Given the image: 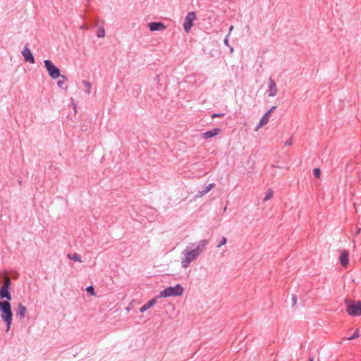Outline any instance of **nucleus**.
Listing matches in <instances>:
<instances>
[{"instance_id":"9b49d317","label":"nucleus","mask_w":361,"mask_h":361,"mask_svg":"<svg viewBox=\"0 0 361 361\" xmlns=\"http://www.w3.org/2000/svg\"><path fill=\"white\" fill-rule=\"evenodd\" d=\"M277 94V87L275 81L270 78L269 80V90H268V95L269 97H274Z\"/></svg>"},{"instance_id":"5701e85b","label":"nucleus","mask_w":361,"mask_h":361,"mask_svg":"<svg viewBox=\"0 0 361 361\" xmlns=\"http://www.w3.org/2000/svg\"><path fill=\"white\" fill-rule=\"evenodd\" d=\"M313 174L316 178H319L321 175V171L319 168H315L313 170Z\"/></svg>"},{"instance_id":"39448f33","label":"nucleus","mask_w":361,"mask_h":361,"mask_svg":"<svg viewBox=\"0 0 361 361\" xmlns=\"http://www.w3.org/2000/svg\"><path fill=\"white\" fill-rule=\"evenodd\" d=\"M44 66L49 73V76L52 79L59 78L61 76L60 70L57 68L51 61L47 59L44 60Z\"/></svg>"},{"instance_id":"423d86ee","label":"nucleus","mask_w":361,"mask_h":361,"mask_svg":"<svg viewBox=\"0 0 361 361\" xmlns=\"http://www.w3.org/2000/svg\"><path fill=\"white\" fill-rule=\"evenodd\" d=\"M183 254L185 255V257L181 261V265L183 268L188 267L190 264L199 257L193 250H184Z\"/></svg>"},{"instance_id":"2f4dec72","label":"nucleus","mask_w":361,"mask_h":361,"mask_svg":"<svg viewBox=\"0 0 361 361\" xmlns=\"http://www.w3.org/2000/svg\"><path fill=\"white\" fill-rule=\"evenodd\" d=\"M313 360H314L313 357H309L308 361H313Z\"/></svg>"},{"instance_id":"f8f14e48","label":"nucleus","mask_w":361,"mask_h":361,"mask_svg":"<svg viewBox=\"0 0 361 361\" xmlns=\"http://www.w3.org/2000/svg\"><path fill=\"white\" fill-rule=\"evenodd\" d=\"M221 132V129L219 128H213L210 130L202 133L201 137L203 139H208L219 135Z\"/></svg>"},{"instance_id":"c756f323","label":"nucleus","mask_w":361,"mask_h":361,"mask_svg":"<svg viewBox=\"0 0 361 361\" xmlns=\"http://www.w3.org/2000/svg\"><path fill=\"white\" fill-rule=\"evenodd\" d=\"M233 25H231L230 27H229L228 33V35L231 34V32L233 30Z\"/></svg>"},{"instance_id":"aec40b11","label":"nucleus","mask_w":361,"mask_h":361,"mask_svg":"<svg viewBox=\"0 0 361 361\" xmlns=\"http://www.w3.org/2000/svg\"><path fill=\"white\" fill-rule=\"evenodd\" d=\"M82 84L86 88V92L90 94L91 92L92 84L89 81L82 80Z\"/></svg>"},{"instance_id":"ddd939ff","label":"nucleus","mask_w":361,"mask_h":361,"mask_svg":"<svg viewBox=\"0 0 361 361\" xmlns=\"http://www.w3.org/2000/svg\"><path fill=\"white\" fill-rule=\"evenodd\" d=\"M148 26L151 31L164 30L166 29V25L161 22H152Z\"/></svg>"},{"instance_id":"1a4fd4ad","label":"nucleus","mask_w":361,"mask_h":361,"mask_svg":"<svg viewBox=\"0 0 361 361\" xmlns=\"http://www.w3.org/2000/svg\"><path fill=\"white\" fill-rule=\"evenodd\" d=\"M22 54L24 57V60L26 62H29L30 63H35V58H34L30 49L27 46H25V47L23 48Z\"/></svg>"},{"instance_id":"c85d7f7f","label":"nucleus","mask_w":361,"mask_h":361,"mask_svg":"<svg viewBox=\"0 0 361 361\" xmlns=\"http://www.w3.org/2000/svg\"><path fill=\"white\" fill-rule=\"evenodd\" d=\"M292 299H293V305H295L297 302V296L295 295H293Z\"/></svg>"},{"instance_id":"f03ea898","label":"nucleus","mask_w":361,"mask_h":361,"mask_svg":"<svg viewBox=\"0 0 361 361\" xmlns=\"http://www.w3.org/2000/svg\"><path fill=\"white\" fill-rule=\"evenodd\" d=\"M346 309L345 311L350 316H361V301L353 300L351 299L345 300Z\"/></svg>"},{"instance_id":"9d476101","label":"nucleus","mask_w":361,"mask_h":361,"mask_svg":"<svg viewBox=\"0 0 361 361\" xmlns=\"http://www.w3.org/2000/svg\"><path fill=\"white\" fill-rule=\"evenodd\" d=\"M209 243V240H207V239H204V240H202L199 242L197 246L193 249V250L195 252H196V254L200 256L201 255V253H202L205 249H206V246L208 245Z\"/></svg>"},{"instance_id":"4be33fe9","label":"nucleus","mask_w":361,"mask_h":361,"mask_svg":"<svg viewBox=\"0 0 361 361\" xmlns=\"http://www.w3.org/2000/svg\"><path fill=\"white\" fill-rule=\"evenodd\" d=\"M59 78H61L62 80H59L57 82V85L59 87H63V85L64 84V82L67 80V78L63 75H61Z\"/></svg>"},{"instance_id":"2eb2a0df","label":"nucleus","mask_w":361,"mask_h":361,"mask_svg":"<svg viewBox=\"0 0 361 361\" xmlns=\"http://www.w3.org/2000/svg\"><path fill=\"white\" fill-rule=\"evenodd\" d=\"M157 302V298H154L147 302L144 305H142L140 309V312L143 313L144 312L147 311L148 309L151 308L152 306H154Z\"/></svg>"},{"instance_id":"473e14b6","label":"nucleus","mask_w":361,"mask_h":361,"mask_svg":"<svg viewBox=\"0 0 361 361\" xmlns=\"http://www.w3.org/2000/svg\"><path fill=\"white\" fill-rule=\"evenodd\" d=\"M18 183H19L20 185H21V183H22V180H18Z\"/></svg>"},{"instance_id":"a878e982","label":"nucleus","mask_w":361,"mask_h":361,"mask_svg":"<svg viewBox=\"0 0 361 361\" xmlns=\"http://www.w3.org/2000/svg\"><path fill=\"white\" fill-rule=\"evenodd\" d=\"M224 43L225 45L228 46L230 47V50H231V52H233V48L230 47L229 45V43H228V35H227L224 40Z\"/></svg>"},{"instance_id":"6e6552de","label":"nucleus","mask_w":361,"mask_h":361,"mask_svg":"<svg viewBox=\"0 0 361 361\" xmlns=\"http://www.w3.org/2000/svg\"><path fill=\"white\" fill-rule=\"evenodd\" d=\"M276 109V106H272L271 109H269L265 114L262 117V118L260 119V121H259V125L257 126V130L259 127H262V126H264L265 124H267L269 121V116H270V114Z\"/></svg>"},{"instance_id":"6ab92c4d","label":"nucleus","mask_w":361,"mask_h":361,"mask_svg":"<svg viewBox=\"0 0 361 361\" xmlns=\"http://www.w3.org/2000/svg\"><path fill=\"white\" fill-rule=\"evenodd\" d=\"M274 195V192L271 189H268L266 192L265 196L264 197V201H267L270 200Z\"/></svg>"},{"instance_id":"0eeeda50","label":"nucleus","mask_w":361,"mask_h":361,"mask_svg":"<svg viewBox=\"0 0 361 361\" xmlns=\"http://www.w3.org/2000/svg\"><path fill=\"white\" fill-rule=\"evenodd\" d=\"M195 19V12L191 11L188 13L183 23V27L185 32H188L190 30L192 26L193 25V22Z\"/></svg>"},{"instance_id":"cd10ccee","label":"nucleus","mask_w":361,"mask_h":361,"mask_svg":"<svg viewBox=\"0 0 361 361\" xmlns=\"http://www.w3.org/2000/svg\"><path fill=\"white\" fill-rule=\"evenodd\" d=\"M360 336L357 330L349 338L350 340H353V339H355V338H358Z\"/></svg>"},{"instance_id":"bb28decb","label":"nucleus","mask_w":361,"mask_h":361,"mask_svg":"<svg viewBox=\"0 0 361 361\" xmlns=\"http://www.w3.org/2000/svg\"><path fill=\"white\" fill-rule=\"evenodd\" d=\"M225 116V114L224 113H220V114H216V113H214L213 114H212V118H221V117H224Z\"/></svg>"},{"instance_id":"412c9836","label":"nucleus","mask_w":361,"mask_h":361,"mask_svg":"<svg viewBox=\"0 0 361 361\" xmlns=\"http://www.w3.org/2000/svg\"><path fill=\"white\" fill-rule=\"evenodd\" d=\"M97 36L99 38L104 37L105 36V30L104 27H99L97 31Z\"/></svg>"},{"instance_id":"4468645a","label":"nucleus","mask_w":361,"mask_h":361,"mask_svg":"<svg viewBox=\"0 0 361 361\" xmlns=\"http://www.w3.org/2000/svg\"><path fill=\"white\" fill-rule=\"evenodd\" d=\"M349 253L346 250H343L341 252V254L339 257L340 262L343 267H346L348 265L349 259H348Z\"/></svg>"},{"instance_id":"b1692460","label":"nucleus","mask_w":361,"mask_h":361,"mask_svg":"<svg viewBox=\"0 0 361 361\" xmlns=\"http://www.w3.org/2000/svg\"><path fill=\"white\" fill-rule=\"evenodd\" d=\"M86 290L88 293H90L92 295H95L96 293L94 292V287L92 286H90L86 288Z\"/></svg>"},{"instance_id":"dca6fc26","label":"nucleus","mask_w":361,"mask_h":361,"mask_svg":"<svg viewBox=\"0 0 361 361\" xmlns=\"http://www.w3.org/2000/svg\"><path fill=\"white\" fill-rule=\"evenodd\" d=\"M27 312V308L22 303H20L18 306V310L16 312V316L20 319H23L25 317V314Z\"/></svg>"},{"instance_id":"393cba45","label":"nucleus","mask_w":361,"mask_h":361,"mask_svg":"<svg viewBox=\"0 0 361 361\" xmlns=\"http://www.w3.org/2000/svg\"><path fill=\"white\" fill-rule=\"evenodd\" d=\"M227 242V240L225 237H222L221 239L220 240L219 244L216 245V247L219 248L220 247H221L222 245H224Z\"/></svg>"},{"instance_id":"20e7f679","label":"nucleus","mask_w":361,"mask_h":361,"mask_svg":"<svg viewBox=\"0 0 361 361\" xmlns=\"http://www.w3.org/2000/svg\"><path fill=\"white\" fill-rule=\"evenodd\" d=\"M11 284L12 283L11 279L8 277H6L4 283L0 288V298L1 300L6 299V301L8 302L11 300L12 296L9 291Z\"/></svg>"},{"instance_id":"7ed1b4c3","label":"nucleus","mask_w":361,"mask_h":361,"mask_svg":"<svg viewBox=\"0 0 361 361\" xmlns=\"http://www.w3.org/2000/svg\"><path fill=\"white\" fill-rule=\"evenodd\" d=\"M184 289L180 284H177L175 286L168 287L160 292L159 297L167 298L171 296H180L183 295Z\"/></svg>"},{"instance_id":"f3484780","label":"nucleus","mask_w":361,"mask_h":361,"mask_svg":"<svg viewBox=\"0 0 361 361\" xmlns=\"http://www.w3.org/2000/svg\"><path fill=\"white\" fill-rule=\"evenodd\" d=\"M214 187H215V184L214 183L209 184L208 185L205 186L204 188L202 190L199 191L197 196L202 197V196L206 195L207 192H209Z\"/></svg>"},{"instance_id":"f257e3e1","label":"nucleus","mask_w":361,"mask_h":361,"mask_svg":"<svg viewBox=\"0 0 361 361\" xmlns=\"http://www.w3.org/2000/svg\"><path fill=\"white\" fill-rule=\"evenodd\" d=\"M1 318L6 324V331L11 329L13 319L11 305L8 301H0Z\"/></svg>"},{"instance_id":"a211bd4d","label":"nucleus","mask_w":361,"mask_h":361,"mask_svg":"<svg viewBox=\"0 0 361 361\" xmlns=\"http://www.w3.org/2000/svg\"><path fill=\"white\" fill-rule=\"evenodd\" d=\"M68 257L70 259L74 260L75 262H82L81 257L78 253L68 254Z\"/></svg>"},{"instance_id":"7c9ffc66","label":"nucleus","mask_w":361,"mask_h":361,"mask_svg":"<svg viewBox=\"0 0 361 361\" xmlns=\"http://www.w3.org/2000/svg\"><path fill=\"white\" fill-rule=\"evenodd\" d=\"M291 143H292V142H291V140H288V141H286V145H291Z\"/></svg>"}]
</instances>
